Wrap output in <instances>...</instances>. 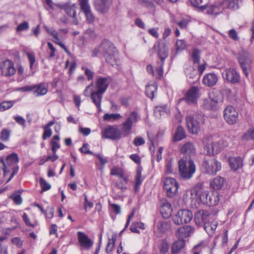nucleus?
Instances as JSON below:
<instances>
[{"label": "nucleus", "mask_w": 254, "mask_h": 254, "mask_svg": "<svg viewBox=\"0 0 254 254\" xmlns=\"http://www.w3.org/2000/svg\"><path fill=\"white\" fill-rule=\"evenodd\" d=\"M190 199L192 202L208 206L217 204L219 201V194L216 191L206 190L202 184H198L191 190Z\"/></svg>", "instance_id": "f257e3e1"}, {"label": "nucleus", "mask_w": 254, "mask_h": 254, "mask_svg": "<svg viewBox=\"0 0 254 254\" xmlns=\"http://www.w3.org/2000/svg\"><path fill=\"white\" fill-rule=\"evenodd\" d=\"M228 139L223 140L222 144L214 140L210 135L205 136L201 139L199 146L203 148V153L208 156H213L219 153L224 147L229 145Z\"/></svg>", "instance_id": "f03ea898"}, {"label": "nucleus", "mask_w": 254, "mask_h": 254, "mask_svg": "<svg viewBox=\"0 0 254 254\" xmlns=\"http://www.w3.org/2000/svg\"><path fill=\"white\" fill-rule=\"evenodd\" d=\"M108 85L109 82L106 78L98 77L96 80L95 85L91 83L87 86L83 91V95L88 97H102V95L107 90Z\"/></svg>", "instance_id": "7ed1b4c3"}, {"label": "nucleus", "mask_w": 254, "mask_h": 254, "mask_svg": "<svg viewBox=\"0 0 254 254\" xmlns=\"http://www.w3.org/2000/svg\"><path fill=\"white\" fill-rule=\"evenodd\" d=\"M100 49L107 62L112 66L118 64V51L111 42H103L101 44Z\"/></svg>", "instance_id": "20e7f679"}, {"label": "nucleus", "mask_w": 254, "mask_h": 254, "mask_svg": "<svg viewBox=\"0 0 254 254\" xmlns=\"http://www.w3.org/2000/svg\"><path fill=\"white\" fill-rule=\"evenodd\" d=\"M178 168L180 176L185 180L192 178L196 171L193 161L187 158H183L178 162Z\"/></svg>", "instance_id": "39448f33"}, {"label": "nucleus", "mask_w": 254, "mask_h": 254, "mask_svg": "<svg viewBox=\"0 0 254 254\" xmlns=\"http://www.w3.org/2000/svg\"><path fill=\"white\" fill-rule=\"evenodd\" d=\"M204 123V118L200 115L189 116L186 118L187 127L189 132L191 134H197L200 131Z\"/></svg>", "instance_id": "423d86ee"}, {"label": "nucleus", "mask_w": 254, "mask_h": 254, "mask_svg": "<svg viewBox=\"0 0 254 254\" xmlns=\"http://www.w3.org/2000/svg\"><path fill=\"white\" fill-rule=\"evenodd\" d=\"M193 214L191 211L188 209H181L172 217L173 222L177 225H181L189 223L192 219Z\"/></svg>", "instance_id": "0eeeda50"}, {"label": "nucleus", "mask_w": 254, "mask_h": 254, "mask_svg": "<svg viewBox=\"0 0 254 254\" xmlns=\"http://www.w3.org/2000/svg\"><path fill=\"white\" fill-rule=\"evenodd\" d=\"M221 163L216 159L212 158L204 160L202 168L209 175H214L221 169Z\"/></svg>", "instance_id": "6e6552de"}, {"label": "nucleus", "mask_w": 254, "mask_h": 254, "mask_svg": "<svg viewBox=\"0 0 254 254\" xmlns=\"http://www.w3.org/2000/svg\"><path fill=\"white\" fill-rule=\"evenodd\" d=\"M16 71L14 63L10 60H5L0 62V76L9 78Z\"/></svg>", "instance_id": "1a4fd4ad"}, {"label": "nucleus", "mask_w": 254, "mask_h": 254, "mask_svg": "<svg viewBox=\"0 0 254 254\" xmlns=\"http://www.w3.org/2000/svg\"><path fill=\"white\" fill-rule=\"evenodd\" d=\"M179 183L174 178H166L164 181V188L168 197H173L178 191Z\"/></svg>", "instance_id": "9d476101"}, {"label": "nucleus", "mask_w": 254, "mask_h": 254, "mask_svg": "<svg viewBox=\"0 0 254 254\" xmlns=\"http://www.w3.org/2000/svg\"><path fill=\"white\" fill-rule=\"evenodd\" d=\"M200 96L199 88L197 86H192L187 91L184 99L189 105H196Z\"/></svg>", "instance_id": "9b49d317"}, {"label": "nucleus", "mask_w": 254, "mask_h": 254, "mask_svg": "<svg viewBox=\"0 0 254 254\" xmlns=\"http://www.w3.org/2000/svg\"><path fill=\"white\" fill-rule=\"evenodd\" d=\"M224 119L229 125H235L238 120V113L232 106H227L224 110Z\"/></svg>", "instance_id": "f8f14e48"}, {"label": "nucleus", "mask_w": 254, "mask_h": 254, "mask_svg": "<svg viewBox=\"0 0 254 254\" xmlns=\"http://www.w3.org/2000/svg\"><path fill=\"white\" fill-rule=\"evenodd\" d=\"M138 116L135 112L130 113L126 121L122 125V133L124 136L128 135L131 130L133 124L137 121Z\"/></svg>", "instance_id": "ddd939ff"}, {"label": "nucleus", "mask_w": 254, "mask_h": 254, "mask_svg": "<svg viewBox=\"0 0 254 254\" xmlns=\"http://www.w3.org/2000/svg\"><path fill=\"white\" fill-rule=\"evenodd\" d=\"M223 79L228 82L236 83L239 82L240 77L236 70L233 68H226L222 73Z\"/></svg>", "instance_id": "4468645a"}, {"label": "nucleus", "mask_w": 254, "mask_h": 254, "mask_svg": "<svg viewBox=\"0 0 254 254\" xmlns=\"http://www.w3.org/2000/svg\"><path fill=\"white\" fill-rule=\"evenodd\" d=\"M122 135L121 132L117 127H108L103 129L102 131V137L105 138H110L112 139H120Z\"/></svg>", "instance_id": "2eb2a0df"}, {"label": "nucleus", "mask_w": 254, "mask_h": 254, "mask_svg": "<svg viewBox=\"0 0 254 254\" xmlns=\"http://www.w3.org/2000/svg\"><path fill=\"white\" fill-rule=\"evenodd\" d=\"M239 61L246 75L248 76L249 74L248 68L250 67L252 62L250 55L247 52H242L240 54Z\"/></svg>", "instance_id": "dca6fc26"}, {"label": "nucleus", "mask_w": 254, "mask_h": 254, "mask_svg": "<svg viewBox=\"0 0 254 254\" xmlns=\"http://www.w3.org/2000/svg\"><path fill=\"white\" fill-rule=\"evenodd\" d=\"M19 159L17 154L12 153L6 157V161L5 162L3 159H1L3 168V175L5 176L6 174L9 171L8 168L12 165H14L18 162Z\"/></svg>", "instance_id": "f3484780"}, {"label": "nucleus", "mask_w": 254, "mask_h": 254, "mask_svg": "<svg viewBox=\"0 0 254 254\" xmlns=\"http://www.w3.org/2000/svg\"><path fill=\"white\" fill-rule=\"evenodd\" d=\"M194 232V228L190 225H186L179 228L175 233L176 237L183 239L190 237Z\"/></svg>", "instance_id": "a211bd4d"}, {"label": "nucleus", "mask_w": 254, "mask_h": 254, "mask_svg": "<svg viewBox=\"0 0 254 254\" xmlns=\"http://www.w3.org/2000/svg\"><path fill=\"white\" fill-rule=\"evenodd\" d=\"M206 13L212 17H215L223 12V8L221 2L217 4H211L205 5Z\"/></svg>", "instance_id": "6ab92c4d"}, {"label": "nucleus", "mask_w": 254, "mask_h": 254, "mask_svg": "<svg viewBox=\"0 0 254 254\" xmlns=\"http://www.w3.org/2000/svg\"><path fill=\"white\" fill-rule=\"evenodd\" d=\"M218 77L214 73L211 72L205 74L202 78V83L207 87L214 86L217 82Z\"/></svg>", "instance_id": "aec40b11"}, {"label": "nucleus", "mask_w": 254, "mask_h": 254, "mask_svg": "<svg viewBox=\"0 0 254 254\" xmlns=\"http://www.w3.org/2000/svg\"><path fill=\"white\" fill-rule=\"evenodd\" d=\"M95 9L101 13L107 12L111 5L108 0H94Z\"/></svg>", "instance_id": "412c9836"}, {"label": "nucleus", "mask_w": 254, "mask_h": 254, "mask_svg": "<svg viewBox=\"0 0 254 254\" xmlns=\"http://www.w3.org/2000/svg\"><path fill=\"white\" fill-rule=\"evenodd\" d=\"M160 211L164 218H169L173 212L171 204L166 200L162 201Z\"/></svg>", "instance_id": "4be33fe9"}, {"label": "nucleus", "mask_w": 254, "mask_h": 254, "mask_svg": "<svg viewBox=\"0 0 254 254\" xmlns=\"http://www.w3.org/2000/svg\"><path fill=\"white\" fill-rule=\"evenodd\" d=\"M77 5L75 3L72 4H67L65 5L64 10L66 13L70 17L73 18L72 23L75 25L78 24V21L76 18V10L77 9Z\"/></svg>", "instance_id": "5701e85b"}, {"label": "nucleus", "mask_w": 254, "mask_h": 254, "mask_svg": "<svg viewBox=\"0 0 254 254\" xmlns=\"http://www.w3.org/2000/svg\"><path fill=\"white\" fill-rule=\"evenodd\" d=\"M77 235L78 241L81 247L85 249H89L92 246L93 242L85 234L81 232H78Z\"/></svg>", "instance_id": "b1692460"}, {"label": "nucleus", "mask_w": 254, "mask_h": 254, "mask_svg": "<svg viewBox=\"0 0 254 254\" xmlns=\"http://www.w3.org/2000/svg\"><path fill=\"white\" fill-rule=\"evenodd\" d=\"M110 175L117 176L123 179L125 184H127L128 182V177L125 175L123 169L118 166H114L111 169Z\"/></svg>", "instance_id": "393cba45"}, {"label": "nucleus", "mask_w": 254, "mask_h": 254, "mask_svg": "<svg viewBox=\"0 0 254 254\" xmlns=\"http://www.w3.org/2000/svg\"><path fill=\"white\" fill-rule=\"evenodd\" d=\"M229 163L233 171H236L243 166V160L240 157H230L229 159Z\"/></svg>", "instance_id": "a878e982"}, {"label": "nucleus", "mask_w": 254, "mask_h": 254, "mask_svg": "<svg viewBox=\"0 0 254 254\" xmlns=\"http://www.w3.org/2000/svg\"><path fill=\"white\" fill-rule=\"evenodd\" d=\"M33 94L36 96H43L48 92V85L47 83H41L34 86Z\"/></svg>", "instance_id": "bb28decb"}, {"label": "nucleus", "mask_w": 254, "mask_h": 254, "mask_svg": "<svg viewBox=\"0 0 254 254\" xmlns=\"http://www.w3.org/2000/svg\"><path fill=\"white\" fill-rule=\"evenodd\" d=\"M181 152L188 155H193L195 153V148L194 144L191 142H187L181 148Z\"/></svg>", "instance_id": "cd10ccee"}, {"label": "nucleus", "mask_w": 254, "mask_h": 254, "mask_svg": "<svg viewBox=\"0 0 254 254\" xmlns=\"http://www.w3.org/2000/svg\"><path fill=\"white\" fill-rule=\"evenodd\" d=\"M218 222L215 220H209L206 223H204V229L207 234L212 236L217 228Z\"/></svg>", "instance_id": "c85d7f7f"}, {"label": "nucleus", "mask_w": 254, "mask_h": 254, "mask_svg": "<svg viewBox=\"0 0 254 254\" xmlns=\"http://www.w3.org/2000/svg\"><path fill=\"white\" fill-rule=\"evenodd\" d=\"M157 85L156 82L154 80L149 81L146 87V94L147 96L151 99H153L155 93L157 91Z\"/></svg>", "instance_id": "c756f323"}, {"label": "nucleus", "mask_w": 254, "mask_h": 254, "mask_svg": "<svg viewBox=\"0 0 254 254\" xmlns=\"http://www.w3.org/2000/svg\"><path fill=\"white\" fill-rule=\"evenodd\" d=\"M146 70L149 73L153 75L156 77H160L163 73V63H161L158 67H155V70H154V67L151 64H149L146 67Z\"/></svg>", "instance_id": "7c9ffc66"}, {"label": "nucleus", "mask_w": 254, "mask_h": 254, "mask_svg": "<svg viewBox=\"0 0 254 254\" xmlns=\"http://www.w3.org/2000/svg\"><path fill=\"white\" fill-rule=\"evenodd\" d=\"M208 215L204 211L197 212L194 216V220L197 225H201L204 223H206L208 219Z\"/></svg>", "instance_id": "2f4dec72"}, {"label": "nucleus", "mask_w": 254, "mask_h": 254, "mask_svg": "<svg viewBox=\"0 0 254 254\" xmlns=\"http://www.w3.org/2000/svg\"><path fill=\"white\" fill-rule=\"evenodd\" d=\"M208 96L211 101L213 103H217L221 102L223 100V96L222 93L219 91L212 90L208 94Z\"/></svg>", "instance_id": "473e14b6"}, {"label": "nucleus", "mask_w": 254, "mask_h": 254, "mask_svg": "<svg viewBox=\"0 0 254 254\" xmlns=\"http://www.w3.org/2000/svg\"><path fill=\"white\" fill-rule=\"evenodd\" d=\"M224 184V180L220 176L214 178L210 183L211 188L214 190H220Z\"/></svg>", "instance_id": "72a5a7b5"}, {"label": "nucleus", "mask_w": 254, "mask_h": 254, "mask_svg": "<svg viewBox=\"0 0 254 254\" xmlns=\"http://www.w3.org/2000/svg\"><path fill=\"white\" fill-rule=\"evenodd\" d=\"M185 245V241L183 239H179L175 242L172 246V253L173 254H177L182 250Z\"/></svg>", "instance_id": "f704fd0d"}, {"label": "nucleus", "mask_w": 254, "mask_h": 254, "mask_svg": "<svg viewBox=\"0 0 254 254\" xmlns=\"http://www.w3.org/2000/svg\"><path fill=\"white\" fill-rule=\"evenodd\" d=\"M158 55L162 61L161 63L163 64L164 61L168 56V49L167 47L165 45L159 46L158 47Z\"/></svg>", "instance_id": "c9c22d12"}, {"label": "nucleus", "mask_w": 254, "mask_h": 254, "mask_svg": "<svg viewBox=\"0 0 254 254\" xmlns=\"http://www.w3.org/2000/svg\"><path fill=\"white\" fill-rule=\"evenodd\" d=\"M227 4V7L231 9H237L239 7V0H223L221 4Z\"/></svg>", "instance_id": "e433bc0d"}, {"label": "nucleus", "mask_w": 254, "mask_h": 254, "mask_svg": "<svg viewBox=\"0 0 254 254\" xmlns=\"http://www.w3.org/2000/svg\"><path fill=\"white\" fill-rule=\"evenodd\" d=\"M142 181L143 178L141 176V169L140 168H138L135 178L134 189L136 191L138 190Z\"/></svg>", "instance_id": "4c0bfd02"}, {"label": "nucleus", "mask_w": 254, "mask_h": 254, "mask_svg": "<svg viewBox=\"0 0 254 254\" xmlns=\"http://www.w3.org/2000/svg\"><path fill=\"white\" fill-rule=\"evenodd\" d=\"M185 132L182 127L179 126L174 135V140L175 141H180L185 137Z\"/></svg>", "instance_id": "58836bf2"}, {"label": "nucleus", "mask_w": 254, "mask_h": 254, "mask_svg": "<svg viewBox=\"0 0 254 254\" xmlns=\"http://www.w3.org/2000/svg\"><path fill=\"white\" fill-rule=\"evenodd\" d=\"M242 139L244 141L254 140V129L250 128L242 136Z\"/></svg>", "instance_id": "ea45409f"}, {"label": "nucleus", "mask_w": 254, "mask_h": 254, "mask_svg": "<svg viewBox=\"0 0 254 254\" xmlns=\"http://www.w3.org/2000/svg\"><path fill=\"white\" fill-rule=\"evenodd\" d=\"M122 117V116L120 114H106L104 116L103 119L105 121L112 122L119 120Z\"/></svg>", "instance_id": "a19ab883"}, {"label": "nucleus", "mask_w": 254, "mask_h": 254, "mask_svg": "<svg viewBox=\"0 0 254 254\" xmlns=\"http://www.w3.org/2000/svg\"><path fill=\"white\" fill-rule=\"evenodd\" d=\"M167 109L166 106H157L154 110V114L157 117H161L167 113Z\"/></svg>", "instance_id": "79ce46f5"}, {"label": "nucleus", "mask_w": 254, "mask_h": 254, "mask_svg": "<svg viewBox=\"0 0 254 254\" xmlns=\"http://www.w3.org/2000/svg\"><path fill=\"white\" fill-rule=\"evenodd\" d=\"M81 10L83 12L91 9L89 0H78Z\"/></svg>", "instance_id": "37998d69"}, {"label": "nucleus", "mask_w": 254, "mask_h": 254, "mask_svg": "<svg viewBox=\"0 0 254 254\" xmlns=\"http://www.w3.org/2000/svg\"><path fill=\"white\" fill-rule=\"evenodd\" d=\"M185 72L187 76L193 78L196 74V71L193 67L190 65H186Z\"/></svg>", "instance_id": "c03bdc74"}, {"label": "nucleus", "mask_w": 254, "mask_h": 254, "mask_svg": "<svg viewBox=\"0 0 254 254\" xmlns=\"http://www.w3.org/2000/svg\"><path fill=\"white\" fill-rule=\"evenodd\" d=\"M10 136V131L7 129L3 128L0 133V139L3 141L9 140Z\"/></svg>", "instance_id": "a18cd8bd"}, {"label": "nucleus", "mask_w": 254, "mask_h": 254, "mask_svg": "<svg viewBox=\"0 0 254 254\" xmlns=\"http://www.w3.org/2000/svg\"><path fill=\"white\" fill-rule=\"evenodd\" d=\"M116 238V236H114L112 237V239L109 240V242L106 249V251L107 253L111 252L113 250L115 245Z\"/></svg>", "instance_id": "49530a36"}, {"label": "nucleus", "mask_w": 254, "mask_h": 254, "mask_svg": "<svg viewBox=\"0 0 254 254\" xmlns=\"http://www.w3.org/2000/svg\"><path fill=\"white\" fill-rule=\"evenodd\" d=\"M92 102L98 108V112H102L101 109V102L102 100V97L97 96L96 97H90Z\"/></svg>", "instance_id": "de8ad7c7"}, {"label": "nucleus", "mask_w": 254, "mask_h": 254, "mask_svg": "<svg viewBox=\"0 0 254 254\" xmlns=\"http://www.w3.org/2000/svg\"><path fill=\"white\" fill-rule=\"evenodd\" d=\"M187 46L185 42L183 40H178L176 43V49L177 52L185 50Z\"/></svg>", "instance_id": "09e8293b"}, {"label": "nucleus", "mask_w": 254, "mask_h": 254, "mask_svg": "<svg viewBox=\"0 0 254 254\" xmlns=\"http://www.w3.org/2000/svg\"><path fill=\"white\" fill-rule=\"evenodd\" d=\"M215 103L211 101L210 98L208 97L203 100L202 105L204 108L207 109H211L213 108Z\"/></svg>", "instance_id": "8fccbe9b"}, {"label": "nucleus", "mask_w": 254, "mask_h": 254, "mask_svg": "<svg viewBox=\"0 0 254 254\" xmlns=\"http://www.w3.org/2000/svg\"><path fill=\"white\" fill-rule=\"evenodd\" d=\"M83 13L85 16L86 21L88 23H92L94 22L95 20V17L92 12L91 9L84 11Z\"/></svg>", "instance_id": "3c124183"}, {"label": "nucleus", "mask_w": 254, "mask_h": 254, "mask_svg": "<svg viewBox=\"0 0 254 254\" xmlns=\"http://www.w3.org/2000/svg\"><path fill=\"white\" fill-rule=\"evenodd\" d=\"M44 28L48 34L52 35L56 40H59L58 33L53 28H49L46 25L44 26Z\"/></svg>", "instance_id": "603ef678"}, {"label": "nucleus", "mask_w": 254, "mask_h": 254, "mask_svg": "<svg viewBox=\"0 0 254 254\" xmlns=\"http://www.w3.org/2000/svg\"><path fill=\"white\" fill-rule=\"evenodd\" d=\"M29 25L28 22H24L19 24L16 27V30L17 32H20L24 30L28 29Z\"/></svg>", "instance_id": "864d4df0"}, {"label": "nucleus", "mask_w": 254, "mask_h": 254, "mask_svg": "<svg viewBox=\"0 0 254 254\" xmlns=\"http://www.w3.org/2000/svg\"><path fill=\"white\" fill-rule=\"evenodd\" d=\"M190 2L194 7H197L201 11H203L205 9V5L202 6L200 4L202 2V0H190Z\"/></svg>", "instance_id": "5fc2aeb1"}, {"label": "nucleus", "mask_w": 254, "mask_h": 254, "mask_svg": "<svg viewBox=\"0 0 254 254\" xmlns=\"http://www.w3.org/2000/svg\"><path fill=\"white\" fill-rule=\"evenodd\" d=\"M156 227L159 231L163 232L167 229V223L165 221H161L156 224Z\"/></svg>", "instance_id": "6e6d98bb"}, {"label": "nucleus", "mask_w": 254, "mask_h": 254, "mask_svg": "<svg viewBox=\"0 0 254 254\" xmlns=\"http://www.w3.org/2000/svg\"><path fill=\"white\" fill-rule=\"evenodd\" d=\"M40 184L42 189L41 192L43 191H47L51 189V185L43 178H40Z\"/></svg>", "instance_id": "4d7b16f0"}, {"label": "nucleus", "mask_w": 254, "mask_h": 254, "mask_svg": "<svg viewBox=\"0 0 254 254\" xmlns=\"http://www.w3.org/2000/svg\"><path fill=\"white\" fill-rule=\"evenodd\" d=\"M80 151L84 154H89L94 155V154L90 150L89 145L88 143H84L83 146L80 148Z\"/></svg>", "instance_id": "13d9d810"}, {"label": "nucleus", "mask_w": 254, "mask_h": 254, "mask_svg": "<svg viewBox=\"0 0 254 254\" xmlns=\"http://www.w3.org/2000/svg\"><path fill=\"white\" fill-rule=\"evenodd\" d=\"M2 106V108L3 111H5L10 109L14 104V101H5L1 103Z\"/></svg>", "instance_id": "bf43d9fd"}, {"label": "nucleus", "mask_w": 254, "mask_h": 254, "mask_svg": "<svg viewBox=\"0 0 254 254\" xmlns=\"http://www.w3.org/2000/svg\"><path fill=\"white\" fill-rule=\"evenodd\" d=\"M192 58L194 63H197L199 61L200 51L197 49H194L192 54Z\"/></svg>", "instance_id": "052dcab7"}, {"label": "nucleus", "mask_w": 254, "mask_h": 254, "mask_svg": "<svg viewBox=\"0 0 254 254\" xmlns=\"http://www.w3.org/2000/svg\"><path fill=\"white\" fill-rule=\"evenodd\" d=\"M84 206L85 209L86 210L87 208L88 207L89 208H91L93 207V203L91 201L88 200L87 198V195L86 194H84Z\"/></svg>", "instance_id": "680f3d73"}, {"label": "nucleus", "mask_w": 254, "mask_h": 254, "mask_svg": "<svg viewBox=\"0 0 254 254\" xmlns=\"http://www.w3.org/2000/svg\"><path fill=\"white\" fill-rule=\"evenodd\" d=\"M22 217L24 221L27 225L34 227L37 225V222H35L34 223H31L30 222V219L26 213H24Z\"/></svg>", "instance_id": "e2e57ef3"}, {"label": "nucleus", "mask_w": 254, "mask_h": 254, "mask_svg": "<svg viewBox=\"0 0 254 254\" xmlns=\"http://www.w3.org/2000/svg\"><path fill=\"white\" fill-rule=\"evenodd\" d=\"M10 197L12 199L14 203L16 204H20L22 202V198L20 194H13L10 196Z\"/></svg>", "instance_id": "0e129e2a"}, {"label": "nucleus", "mask_w": 254, "mask_h": 254, "mask_svg": "<svg viewBox=\"0 0 254 254\" xmlns=\"http://www.w3.org/2000/svg\"><path fill=\"white\" fill-rule=\"evenodd\" d=\"M168 249L169 246L168 243L165 242H162L160 247V253L162 254H164L168 252Z\"/></svg>", "instance_id": "69168bd1"}, {"label": "nucleus", "mask_w": 254, "mask_h": 254, "mask_svg": "<svg viewBox=\"0 0 254 254\" xmlns=\"http://www.w3.org/2000/svg\"><path fill=\"white\" fill-rule=\"evenodd\" d=\"M173 162L170 160L166 164V173L167 174H171L173 172Z\"/></svg>", "instance_id": "338daca9"}, {"label": "nucleus", "mask_w": 254, "mask_h": 254, "mask_svg": "<svg viewBox=\"0 0 254 254\" xmlns=\"http://www.w3.org/2000/svg\"><path fill=\"white\" fill-rule=\"evenodd\" d=\"M158 28H150L148 30L149 33L155 38L159 37Z\"/></svg>", "instance_id": "774afa93"}]
</instances>
